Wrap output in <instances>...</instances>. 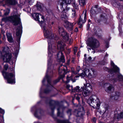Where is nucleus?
<instances>
[{"mask_svg": "<svg viewBox=\"0 0 123 123\" xmlns=\"http://www.w3.org/2000/svg\"><path fill=\"white\" fill-rule=\"evenodd\" d=\"M32 16L36 20L38 21L41 24V26L43 29L44 36L46 38L49 39L48 41L49 44L48 53L49 56H51V55L50 51L51 50V44L50 42V40L53 38V35L51 31H49L44 25V17L43 16L38 13H34L33 14Z\"/></svg>", "mask_w": 123, "mask_h": 123, "instance_id": "nucleus-1", "label": "nucleus"}, {"mask_svg": "<svg viewBox=\"0 0 123 123\" xmlns=\"http://www.w3.org/2000/svg\"><path fill=\"white\" fill-rule=\"evenodd\" d=\"M80 87L77 86L74 89L72 90L73 92H78V93L75 95L76 99L79 101L80 98L82 97V95L84 97L88 95L92 90V86L89 83H87L86 85L84 84V86L81 87L80 89Z\"/></svg>", "mask_w": 123, "mask_h": 123, "instance_id": "nucleus-2", "label": "nucleus"}, {"mask_svg": "<svg viewBox=\"0 0 123 123\" xmlns=\"http://www.w3.org/2000/svg\"><path fill=\"white\" fill-rule=\"evenodd\" d=\"M86 76H88L90 78L95 77V76L94 70L91 69H88L85 68L84 69V72L83 73H81L79 76L76 75L75 77H74V79L72 76H68L67 78V81L66 82V83H68L69 80H71L73 82H75L77 79L75 78L78 77L79 76H80L81 78H83Z\"/></svg>", "mask_w": 123, "mask_h": 123, "instance_id": "nucleus-3", "label": "nucleus"}, {"mask_svg": "<svg viewBox=\"0 0 123 123\" xmlns=\"http://www.w3.org/2000/svg\"><path fill=\"white\" fill-rule=\"evenodd\" d=\"M13 15L8 17L3 18L2 19L3 21H6L7 20L12 22L14 25H16L18 24H20L21 20L20 18V15L18 14L17 12L14 11Z\"/></svg>", "mask_w": 123, "mask_h": 123, "instance_id": "nucleus-4", "label": "nucleus"}, {"mask_svg": "<svg viewBox=\"0 0 123 123\" xmlns=\"http://www.w3.org/2000/svg\"><path fill=\"white\" fill-rule=\"evenodd\" d=\"M2 74L4 77L7 79L8 83L11 84L15 83V75L14 74L12 73L6 72L4 70L2 72Z\"/></svg>", "mask_w": 123, "mask_h": 123, "instance_id": "nucleus-5", "label": "nucleus"}, {"mask_svg": "<svg viewBox=\"0 0 123 123\" xmlns=\"http://www.w3.org/2000/svg\"><path fill=\"white\" fill-rule=\"evenodd\" d=\"M87 44L88 45L87 47V49H88V46L94 49L97 48L100 46L99 41L93 37L89 39Z\"/></svg>", "mask_w": 123, "mask_h": 123, "instance_id": "nucleus-6", "label": "nucleus"}, {"mask_svg": "<svg viewBox=\"0 0 123 123\" xmlns=\"http://www.w3.org/2000/svg\"><path fill=\"white\" fill-rule=\"evenodd\" d=\"M87 103L90 105L92 106L91 104L94 105H96L98 107L100 105V103L98 98L95 95H93L90 97L88 99Z\"/></svg>", "mask_w": 123, "mask_h": 123, "instance_id": "nucleus-7", "label": "nucleus"}, {"mask_svg": "<svg viewBox=\"0 0 123 123\" xmlns=\"http://www.w3.org/2000/svg\"><path fill=\"white\" fill-rule=\"evenodd\" d=\"M57 47L58 49L62 51L64 50L66 54H68L70 52V49L66 47L64 43L62 41L58 42L57 44Z\"/></svg>", "mask_w": 123, "mask_h": 123, "instance_id": "nucleus-8", "label": "nucleus"}, {"mask_svg": "<svg viewBox=\"0 0 123 123\" xmlns=\"http://www.w3.org/2000/svg\"><path fill=\"white\" fill-rule=\"evenodd\" d=\"M58 31L61 35L62 36L63 38L65 40L67 41L69 39V35L66 32L63 28L59 27Z\"/></svg>", "mask_w": 123, "mask_h": 123, "instance_id": "nucleus-9", "label": "nucleus"}, {"mask_svg": "<svg viewBox=\"0 0 123 123\" xmlns=\"http://www.w3.org/2000/svg\"><path fill=\"white\" fill-rule=\"evenodd\" d=\"M75 24V23H70L67 21H64V25L68 31H71L73 30V27Z\"/></svg>", "mask_w": 123, "mask_h": 123, "instance_id": "nucleus-10", "label": "nucleus"}, {"mask_svg": "<svg viewBox=\"0 0 123 123\" xmlns=\"http://www.w3.org/2000/svg\"><path fill=\"white\" fill-rule=\"evenodd\" d=\"M103 87L105 91L108 93L111 92L113 87L112 85L109 83H105L103 85Z\"/></svg>", "mask_w": 123, "mask_h": 123, "instance_id": "nucleus-11", "label": "nucleus"}, {"mask_svg": "<svg viewBox=\"0 0 123 123\" xmlns=\"http://www.w3.org/2000/svg\"><path fill=\"white\" fill-rule=\"evenodd\" d=\"M111 66L113 67V68L109 69L108 71L111 74L118 72L119 71V68L115 65L112 61L111 62Z\"/></svg>", "mask_w": 123, "mask_h": 123, "instance_id": "nucleus-12", "label": "nucleus"}, {"mask_svg": "<svg viewBox=\"0 0 123 123\" xmlns=\"http://www.w3.org/2000/svg\"><path fill=\"white\" fill-rule=\"evenodd\" d=\"M61 66L60 67L59 69V74L60 75V78H63L64 77L65 75L67 73V71L66 69H67V67L66 66H63L64 68L62 70L61 67Z\"/></svg>", "mask_w": 123, "mask_h": 123, "instance_id": "nucleus-13", "label": "nucleus"}, {"mask_svg": "<svg viewBox=\"0 0 123 123\" xmlns=\"http://www.w3.org/2000/svg\"><path fill=\"white\" fill-rule=\"evenodd\" d=\"M61 1L62 2L60 3V4L62 6H63L64 4V2L65 3V2L67 4L71 3L73 5V6L75 9H77V5L75 3V0H65V2L62 0H61Z\"/></svg>", "mask_w": 123, "mask_h": 123, "instance_id": "nucleus-14", "label": "nucleus"}, {"mask_svg": "<svg viewBox=\"0 0 123 123\" xmlns=\"http://www.w3.org/2000/svg\"><path fill=\"white\" fill-rule=\"evenodd\" d=\"M22 27L20 26L18 27L16 30V35L18 39V43L20 41L22 32Z\"/></svg>", "mask_w": 123, "mask_h": 123, "instance_id": "nucleus-15", "label": "nucleus"}, {"mask_svg": "<svg viewBox=\"0 0 123 123\" xmlns=\"http://www.w3.org/2000/svg\"><path fill=\"white\" fill-rule=\"evenodd\" d=\"M85 12L84 16V19H82L81 17H80L79 19V21L78 22V24L79 25V27L81 28L82 26V24L81 23V22L82 23H85L86 21V11H83V12Z\"/></svg>", "mask_w": 123, "mask_h": 123, "instance_id": "nucleus-16", "label": "nucleus"}, {"mask_svg": "<svg viewBox=\"0 0 123 123\" xmlns=\"http://www.w3.org/2000/svg\"><path fill=\"white\" fill-rule=\"evenodd\" d=\"M85 12L84 16V19H82L81 17H80L79 19V21L78 22V24L79 25V27L81 28L82 26V24L81 23V22L82 23H85L86 21V11H83V12Z\"/></svg>", "mask_w": 123, "mask_h": 123, "instance_id": "nucleus-17", "label": "nucleus"}, {"mask_svg": "<svg viewBox=\"0 0 123 123\" xmlns=\"http://www.w3.org/2000/svg\"><path fill=\"white\" fill-rule=\"evenodd\" d=\"M120 95V93L119 92H115L111 96V98L113 100H118Z\"/></svg>", "mask_w": 123, "mask_h": 123, "instance_id": "nucleus-18", "label": "nucleus"}, {"mask_svg": "<svg viewBox=\"0 0 123 123\" xmlns=\"http://www.w3.org/2000/svg\"><path fill=\"white\" fill-rule=\"evenodd\" d=\"M3 3L5 2L6 4L10 5H14L17 3V2L16 0H3L1 2Z\"/></svg>", "mask_w": 123, "mask_h": 123, "instance_id": "nucleus-19", "label": "nucleus"}, {"mask_svg": "<svg viewBox=\"0 0 123 123\" xmlns=\"http://www.w3.org/2000/svg\"><path fill=\"white\" fill-rule=\"evenodd\" d=\"M11 58V56L9 54L5 55L4 57H3V60L4 61L6 62L9 61Z\"/></svg>", "mask_w": 123, "mask_h": 123, "instance_id": "nucleus-20", "label": "nucleus"}, {"mask_svg": "<svg viewBox=\"0 0 123 123\" xmlns=\"http://www.w3.org/2000/svg\"><path fill=\"white\" fill-rule=\"evenodd\" d=\"M49 70H50V69L49 68H48V70L47 71V74H46V75L45 76V78L43 79V80L42 81V82L43 84V83L45 82V80H47V81L48 82V83L50 85V79H49V77L47 75V73L48 72V71Z\"/></svg>", "mask_w": 123, "mask_h": 123, "instance_id": "nucleus-21", "label": "nucleus"}, {"mask_svg": "<svg viewBox=\"0 0 123 123\" xmlns=\"http://www.w3.org/2000/svg\"><path fill=\"white\" fill-rule=\"evenodd\" d=\"M83 108L82 107L80 109L81 110V111H80L79 110H78L77 112V114L76 116L77 117H81L84 114V111L83 110Z\"/></svg>", "mask_w": 123, "mask_h": 123, "instance_id": "nucleus-22", "label": "nucleus"}, {"mask_svg": "<svg viewBox=\"0 0 123 123\" xmlns=\"http://www.w3.org/2000/svg\"><path fill=\"white\" fill-rule=\"evenodd\" d=\"M59 55H60L61 56V58L59 59L60 61L63 62H65V59L64 55H63L62 53L61 52H60L58 53L57 54V55L58 57V56Z\"/></svg>", "mask_w": 123, "mask_h": 123, "instance_id": "nucleus-23", "label": "nucleus"}, {"mask_svg": "<svg viewBox=\"0 0 123 123\" xmlns=\"http://www.w3.org/2000/svg\"><path fill=\"white\" fill-rule=\"evenodd\" d=\"M6 36L8 41L10 43H11L13 42V40L11 35L9 33H7L6 34Z\"/></svg>", "mask_w": 123, "mask_h": 123, "instance_id": "nucleus-24", "label": "nucleus"}, {"mask_svg": "<svg viewBox=\"0 0 123 123\" xmlns=\"http://www.w3.org/2000/svg\"><path fill=\"white\" fill-rule=\"evenodd\" d=\"M61 14V17L62 18L66 19L68 17V14L66 13L64 10L62 11Z\"/></svg>", "mask_w": 123, "mask_h": 123, "instance_id": "nucleus-25", "label": "nucleus"}, {"mask_svg": "<svg viewBox=\"0 0 123 123\" xmlns=\"http://www.w3.org/2000/svg\"><path fill=\"white\" fill-rule=\"evenodd\" d=\"M57 122L59 123H71L69 121V120H58Z\"/></svg>", "mask_w": 123, "mask_h": 123, "instance_id": "nucleus-26", "label": "nucleus"}, {"mask_svg": "<svg viewBox=\"0 0 123 123\" xmlns=\"http://www.w3.org/2000/svg\"><path fill=\"white\" fill-rule=\"evenodd\" d=\"M94 7H92L91 10V14L92 15H95L97 12H97L95 11V9H94Z\"/></svg>", "mask_w": 123, "mask_h": 123, "instance_id": "nucleus-27", "label": "nucleus"}, {"mask_svg": "<svg viewBox=\"0 0 123 123\" xmlns=\"http://www.w3.org/2000/svg\"><path fill=\"white\" fill-rule=\"evenodd\" d=\"M81 70L80 67L79 66H77V72H75L74 71H72V73L75 74H78V73L79 71Z\"/></svg>", "mask_w": 123, "mask_h": 123, "instance_id": "nucleus-28", "label": "nucleus"}, {"mask_svg": "<svg viewBox=\"0 0 123 123\" xmlns=\"http://www.w3.org/2000/svg\"><path fill=\"white\" fill-rule=\"evenodd\" d=\"M86 0H79V4L81 6L84 5L85 4Z\"/></svg>", "mask_w": 123, "mask_h": 123, "instance_id": "nucleus-29", "label": "nucleus"}, {"mask_svg": "<svg viewBox=\"0 0 123 123\" xmlns=\"http://www.w3.org/2000/svg\"><path fill=\"white\" fill-rule=\"evenodd\" d=\"M62 108L61 107H60L59 108H57V115L58 116H60L61 117H62V116H61V115L62 114L60 113V110Z\"/></svg>", "mask_w": 123, "mask_h": 123, "instance_id": "nucleus-30", "label": "nucleus"}, {"mask_svg": "<svg viewBox=\"0 0 123 123\" xmlns=\"http://www.w3.org/2000/svg\"><path fill=\"white\" fill-rule=\"evenodd\" d=\"M123 118V112H121L118 114L117 119Z\"/></svg>", "mask_w": 123, "mask_h": 123, "instance_id": "nucleus-31", "label": "nucleus"}, {"mask_svg": "<svg viewBox=\"0 0 123 123\" xmlns=\"http://www.w3.org/2000/svg\"><path fill=\"white\" fill-rule=\"evenodd\" d=\"M67 88L69 90V91L72 90H72H73V87L72 86H71L69 85H67L66 86Z\"/></svg>", "mask_w": 123, "mask_h": 123, "instance_id": "nucleus-32", "label": "nucleus"}, {"mask_svg": "<svg viewBox=\"0 0 123 123\" xmlns=\"http://www.w3.org/2000/svg\"><path fill=\"white\" fill-rule=\"evenodd\" d=\"M5 11L4 14L6 15H7L10 12V9H9L7 8L5 10Z\"/></svg>", "mask_w": 123, "mask_h": 123, "instance_id": "nucleus-33", "label": "nucleus"}, {"mask_svg": "<svg viewBox=\"0 0 123 123\" xmlns=\"http://www.w3.org/2000/svg\"><path fill=\"white\" fill-rule=\"evenodd\" d=\"M121 4L119 3H115L113 4V6L115 7H118L120 6Z\"/></svg>", "mask_w": 123, "mask_h": 123, "instance_id": "nucleus-34", "label": "nucleus"}, {"mask_svg": "<svg viewBox=\"0 0 123 123\" xmlns=\"http://www.w3.org/2000/svg\"><path fill=\"white\" fill-rule=\"evenodd\" d=\"M72 17L73 18H74L76 16V12L74 10H72Z\"/></svg>", "mask_w": 123, "mask_h": 123, "instance_id": "nucleus-35", "label": "nucleus"}, {"mask_svg": "<svg viewBox=\"0 0 123 123\" xmlns=\"http://www.w3.org/2000/svg\"><path fill=\"white\" fill-rule=\"evenodd\" d=\"M118 77L120 80L123 81V76L121 74L118 75Z\"/></svg>", "mask_w": 123, "mask_h": 123, "instance_id": "nucleus-36", "label": "nucleus"}, {"mask_svg": "<svg viewBox=\"0 0 123 123\" xmlns=\"http://www.w3.org/2000/svg\"><path fill=\"white\" fill-rule=\"evenodd\" d=\"M4 69L6 71L7 70L8 68V65L7 64L5 65L4 67Z\"/></svg>", "mask_w": 123, "mask_h": 123, "instance_id": "nucleus-37", "label": "nucleus"}, {"mask_svg": "<svg viewBox=\"0 0 123 123\" xmlns=\"http://www.w3.org/2000/svg\"><path fill=\"white\" fill-rule=\"evenodd\" d=\"M35 0H28V1L30 4H31L33 3Z\"/></svg>", "mask_w": 123, "mask_h": 123, "instance_id": "nucleus-38", "label": "nucleus"}, {"mask_svg": "<svg viewBox=\"0 0 123 123\" xmlns=\"http://www.w3.org/2000/svg\"><path fill=\"white\" fill-rule=\"evenodd\" d=\"M96 120V119L95 117H94L92 119V121L93 123H95Z\"/></svg>", "mask_w": 123, "mask_h": 123, "instance_id": "nucleus-39", "label": "nucleus"}, {"mask_svg": "<svg viewBox=\"0 0 123 123\" xmlns=\"http://www.w3.org/2000/svg\"><path fill=\"white\" fill-rule=\"evenodd\" d=\"M9 48L8 47L6 46L4 49V50L5 51H9Z\"/></svg>", "mask_w": 123, "mask_h": 123, "instance_id": "nucleus-40", "label": "nucleus"}, {"mask_svg": "<svg viewBox=\"0 0 123 123\" xmlns=\"http://www.w3.org/2000/svg\"><path fill=\"white\" fill-rule=\"evenodd\" d=\"M0 113L2 114H4V111L0 108Z\"/></svg>", "mask_w": 123, "mask_h": 123, "instance_id": "nucleus-41", "label": "nucleus"}, {"mask_svg": "<svg viewBox=\"0 0 123 123\" xmlns=\"http://www.w3.org/2000/svg\"><path fill=\"white\" fill-rule=\"evenodd\" d=\"M98 7V5H96L94 6H93L92 7H94V9H95V10H97Z\"/></svg>", "mask_w": 123, "mask_h": 123, "instance_id": "nucleus-42", "label": "nucleus"}, {"mask_svg": "<svg viewBox=\"0 0 123 123\" xmlns=\"http://www.w3.org/2000/svg\"><path fill=\"white\" fill-rule=\"evenodd\" d=\"M73 50L75 52H77V48L76 47H74L73 49Z\"/></svg>", "mask_w": 123, "mask_h": 123, "instance_id": "nucleus-43", "label": "nucleus"}, {"mask_svg": "<svg viewBox=\"0 0 123 123\" xmlns=\"http://www.w3.org/2000/svg\"><path fill=\"white\" fill-rule=\"evenodd\" d=\"M73 42V39H70L69 40V43L70 44H72Z\"/></svg>", "mask_w": 123, "mask_h": 123, "instance_id": "nucleus-44", "label": "nucleus"}, {"mask_svg": "<svg viewBox=\"0 0 123 123\" xmlns=\"http://www.w3.org/2000/svg\"><path fill=\"white\" fill-rule=\"evenodd\" d=\"M101 111H100L99 112L98 111L96 113V114H99L101 115H102V114H101Z\"/></svg>", "mask_w": 123, "mask_h": 123, "instance_id": "nucleus-45", "label": "nucleus"}, {"mask_svg": "<svg viewBox=\"0 0 123 123\" xmlns=\"http://www.w3.org/2000/svg\"><path fill=\"white\" fill-rule=\"evenodd\" d=\"M78 31V28L77 27H76L75 30H74V31L75 32H77Z\"/></svg>", "mask_w": 123, "mask_h": 123, "instance_id": "nucleus-46", "label": "nucleus"}, {"mask_svg": "<svg viewBox=\"0 0 123 123\" xmlns=\"http://www.w3.org/2000/svg\"><path fill=\"white\" fill-rule=\"evenodd\" d=\"M5 36L4 35L3 36V39L4 40H5Z\"/></svg>", "mask_w": 123, "mask_h": 123, "instance_id": "nucleus-47", "label": "nucleus"}, {"mask_svg": "<svg viewBox=\"0 0 123 123\" xmlns=\"http://www.w3.org/2000/svg\"><path fill=\"white\" fill-rule=\"evenodd\" d=\"M2 56V54L1 52L0 51V58Z\"/></svg>", "mask_w": 123, "mask_h": 123, "instance_id": "nucleus-48", "label": "nucleus"}, {"mask_svg": "<svg viewBox=\"0 0 123 123\" xmlns=\"http://www.w3.org/2000/svg\"><path fill=\"white\" fill-rule=\"evenodd\" d=\"M71 110H69L67 112L68 113H69L70 114H71Z\"/></svg>", "mask_w": 123, "mask_h": 123, "instance_id": "nucleus-49", "label": "nucleus"}, {"mask_svg": "<svg viewBox=\"0 0 123 123\" xmlns=\"http://www.w3.org/2000/svg\"><path fill=\"white\" fill-rule=\"evenodd\" d=\"M49 92V91H47L46 90H45L44 91V92L46 93H47Z\"/></svg>", "mask_w": 123, "mask_h": 123, "instance_id": "nucleus-50", "label": "nucleus"}, {"mask_svg": "<svg viewBox=\"0 0 123 123\" xmlns=\"http://www.w3.org/2000/svg\"><path fill=\"white\" fill-rule=\"evenodd\" d=\"M5 32V31L4 30L3 31L2 30H1V32L2 34H4V33Z\"/></svg>", "mask_w": 123, "mask_h": 123, "instance_id": "nucleus-51", "label": "nucleus"}, {"mask_svg": "<svg viewBox=\"0 0 123 123\" xmlns=\"http://www.w3.org/2000/svg\"><path fill=\"white\" fill-rule=\"evenodd\" d=\"M70 62V61L68 60V62L67 63V65H68L69 64Z\"/></svg>", "mask_w": 123, "mask_h": 123, "instance_id": "nucleus-52", "label": "nucleus"}, {"mask_svg": "<svg viewBox=\"0 0 123 123\" xmlns=\"http://www.w3.org/2000/svg\"><path fill=\"white\" fill-rule=\"evenodd\" d=\"M59 80H60V79H59L57 80H56V81H56V82H55V83H57V82H58V81H59Z\"/></svg>", "mask_w": 123, "mask_h": 123, "instance_id": "nucleus-53", "label": "nucleus"}, {"mask_svg": "<svg viewBox=\"0 0 123 123\" xmlns=\"http://www.w3.org/2000/svg\"><path fill=\"white\" fill-rule=\"evenodd\" d=\"M88 59L89 60H91L92 59V57H89L88 58Z\"/></svg>", "mask_w": 123, "mask_h": 123, "instance_id": "nucleus-54", "label": "nucleus"}, {"mask_svg": "<svg viewBox=\"0 0 123 123\" xmlns=\"http://www.w3.org/2000/svg\"><path fill=\"white\" fill-rule=\"evenodd\" d=\"M14 70V68H12L11 69V70L12 71Z\"/></svg>", "mask_w": 123, "mask_h": 123, "instance_id": "nucleus-55", "label": "nucleus"}, {"mask_svg": "<svg viewBox=\"0 0 123 123\" xmlns=\"http://www.w3.org/2000/svg\"><path fill=\"white\" fill-rule=\"evenodd\" d=\"M108 55L106 53V55H105V57L106 56H108Z\"/></svg>", "mask_w": 123, "mask_h": 123, "instance_id": "nucleus-56", "label": "nucleus"}, {"mask_svg": "<svg viewBox=\"0 0 123 123\" xmlns=\"http://www.w3.org/2000/svg\"><path fill=\"white\" fill-rule=\"evenodd\" d=\"M48 65H49V64L50 63L49 60H48Z\"/></svg>", "mask_w": 123, "mask_h": 123, "instance_id": "nucleus-57", "label": "nucleus"}, {"mask_svg": "<svg viewBox=\"0 0 123 123\" xmlns=\"http://www.w3.org/2000/svg\"><path fill=\"white\" fill-rule=\"evenodd\" d=\"M100 16H101V18H102V17L103 18V15H101Z\"/></svg>", "mask_w": 123, "mask_h": 123, "instance_id": "nucleus-58", "label": "nucleus"}, {"mask_svg": "<svg viewBox=\"0 0 123 123\" xmlns=\"http://www.w3.org/2000/svg\"><path fill=\"white\" fill-rule=\"evenodd\" d=\"M34 115H35V116H36V112H35V113H34Z\"/></svg>", "mask_w": 123, "mask_h": 123, "instance_id": "nucleus-59", "label": "nucleus"}, {"mask_svg": "<svg viewBox=\"0 0 123 123\" xmlns=\"http://www.w3.org/2000/svg\"><path fill=\"white\" fill-rule=\"evenodd\" d=\"M39 8H40V9H41V6H39Z\"/></svg>", "mask_w": 123, "mask_h": 123, "instance_id": "nucleus-60", "label": "nucleus"}, {"mask_svg": "<svg viewBox=\"0 0 123 123\" xmlns=\"http://www.w3.org/2000/svg\"><path fill=\"white\" fill-rule=\"evenodd\" d=\"M88 22H90V20H89L88 21Z\"/></svg>", "mask_w": 123, "mask_h": 123, "instance_id": "nucleus-61", "label": "nucleus"}, {"mask_svg": "<svg viewBox=\"0 0 123 123\" xmlns=\"http://www.w3.org/2000/svg\"><path fill=\"white\" fill-rule=\"evenodd\" d=\"M86 54H85L84 55V56H85V57H86Z\"/></svg>", "mask_w": 123, "mask_h": 123, "instance_id": "nucleus-62", "label": "nucleus"}, {"mask_svg": "<svg viewBox=\"0 0 123 123\" xmlns=\"http://www.w3.org/2000/svg\"><path fill=\"white\" fill-rule=\"evenodd\" d=\"M106 47L107 48H108V45H107V46H106Z\"/></svg>", "mask_w": 123, "mask_h": 123, "instance_id": "nucleus-63", "label": "nucleus"}, {"mask_svg": "<svg viewBox=\"0 0 123 123\" xmlns=\"http://www.w3.org/2000/svg\"><path fill=\"white\" fill-rule=\"evenodd\" d=\"M88 27H89V24H88Z\"/></svg>", "mask_w": 123, "mask_h": 123, "instance_id": "nucleus-64", "label": "nucleus"}]
</instances>
